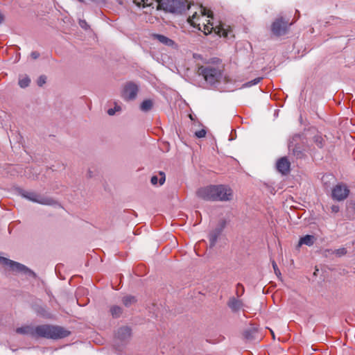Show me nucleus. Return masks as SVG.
<instances>
[{
	"mask_svg": "<svg viewBox=\"0 0 355 355\" xmlns=\"http://www.w3.org/2000/svg\"><path fill=\"white\" fill-rule=\"evenodd\" d=\"M70 331L59 326L42 324L35 327V337L59 339L68 336Z\"/></svg>",
	"mask_w": 355,
	"mask_h": 355,
	"instance_id": "nucleus-3",
	"label": "nucleus"
},
{
	"mask_svg": "<svg viewBox=\"0 0 355 355\" xmlns=\"http://www.w3.org/2000/svg\"><path fill=\"white\" fill-rule=\"evenodd\" d=\"M154 102L151 99H145L140 105V110L144 112H149L153 107Z\"/></svg>",
	"mask_w": 355,
	"mask_h": 355,
	"instance_id": "nucleus-16",
	"label": "nucleus"
},
{
	"mask_svg": "<svg viewBox=\"0 0 355 355\" xmlns=\"http://www.w3.org/2000/svg\"><path fill=\"white\" fill-rule=\"evenodd\" d=\"M110 313L114 318H119L122 313V309L119 306H113L110 309Z\"/></svg>",
	"mask_w": 355,
	"mask_h": 355,
	"instance_id": "nucleus-20",
	"label": "nucleus"
},
{
	"mask_svg": "<svg viewBox=\"0 0 355 355\" xmlns=\"http://www.w3.org/2000/svg\"><path fill=\"white\" fill-rule=\"evenodd\" d=\"M40 56V53L37 51H33L31 53V57L34 59V60H36L37 58H38Z\"/></svg>",
	"mask_w": 355,
	"mask_h": 355,
	"instance_id": "nucleus-30",
	"label": "nucleus"
},
{
	"mask_svg": "<svg viewBox=\"0 0 355 355\" xmlns=\"http://www.w3.org/2000/svg\"><path fill=\"white\" fill-rule=\"evenodd\" d=\"M35 327L24 326V327L17 328L16 329V332L17 334L30 335L32 337H35Z\"/></svg>",
	"mask_w": 355,
	"mask_h": 355,
	"instance_id": "nucleus-15",
	"label": "nucleus"
},
{
	"mask_svg": "<svg viewBox=\"0 0 355 355\" xmlns=\"http://www.w3.org/2000/svg\"><path fill=\"white\" fill-rule=\"evenodd\" d=\"M4 20V16L3 14L0 12V24Z\"/></svg>",
	"mask_w": 355,
	"mask_h": 355,
	"instance_id": "nucleus-34",
	"label": "nucleus"
},
{
	"mask_svg": "<svg viewBox=\"0 0 355 355\" xmlns=\"http://www.w3.org/2000/svg\"><path fill=\"white\" fill-rule=\"evenodd\" d=\"M141 2L143 3V6H150L152 5L151 2H149L148 0H141Z\"/></svg>",
	"mask_w": 355,
	"mask_h": 355,
	"instance_id": "nucleus-32",
	"label": "nucleus"
},
{
	"mask_svg": "<svg viewBox=\"0 0 355 355\" xmlns=\"http://www.w3.org/2000/svg\"><path fill=\"white\" fill-rule=\"evenodd\" d=\"M314 141L319 148L323 146L324 139L321 136L316 135L314 137Z\"/></svg>",
	"mask_w": 355,
	"mask_h": 355,
	"instance_id": "nucleus-22",
	"label": "nucleus"
},
{
	"mask_svg": "<svg viewBox=\"0 0 355 355\" xmlns=\"http://www.w3.org/2000/svg\"><path fill=\"white\" fill-rule=\"evenodd\" d=\"M331 210L334 213H337L339 211V207L338 205H332L331 207Z\"/></svg>",
	"mask_w": 355,
	"mask_h": 355,
	"instance_id": "nucleus-31",
	"label": "nucleus"
},
{
	"mask_svg": "<svg viewBox=\"0 0 355 355\" xmlns=\"http://www.w3.org/2000/svg\"><path fill=\"white\" fill-rule=\"evenodd\" d=\"M31 83V79L27 76H21L19 79V85L21 88L27 87Z\"/></svg>",
	"mask_w": 355,
	"mask_h": 355,
	"instance_id": "nucleus-19",
	"label": "nucleus"
},
{
	"mask_svg": "<svg viewBox=\"0 0 355 355\" xmlns=\"http://www.w3.org/2000/svg\"><path fill=\"white\" fill-rule=\"evenodd\" d=\"M159 178H158L157 175H153L151 178L150 182H151L152 184L156 185L159 182V184L160 185H162L164 183L165 180H166V177H165L164 173L159 172Z\"/></svg>",
	"mask_w": 355,
	"mask_h": 355,
	"instance_id": "nucleus-17",
	"label": "nucleus"
},
{
	"mask_svg": "<svg viewBox=\"0 0 355 355\" xmlns=\"http://www.w3.org/2000/svg\"><path fill=\"white\" fill-rule=\"evenodd\" d=\"M272 267H273V269L275 270L276 275L279 276L281 275V272H280L279 270L278 269L277 263L274 261H272Z\"/></svg>",
	"mask_w": 355,
	"mask_h": 355,
	"instance_id": "nucleus-29",
	"label": "nucleus"
},
{
	"mask_svg": "<svg viewBox=\"0 0 355 355\" xmlns=\"http://www.w3.org/2000/svg\"><path fill=\"white\" fill-rule=\"evenodd\" d=\"M333 253L338 257H342V256L346 254L347 250L344 248H341L334 250Z\"/></svg>",
	"mask_w": 355,
	"mask_h": 355,
	"instance_id": "nucleus-23",
	"label": "nucleus"
},
{
	"mask_svg": "<svg viewBox=\"0 0 355 355\" xmlns=\"http://www.w3.org/2000/svg\"><path fill=\"white\" fill-rule=\"evenodd\" d=\"M80 25L83 27V28H85L87 26V23L85 21H80Z\"/></svg>",
	"mask_w": 355,
	"mask_h": 355,
	"instance_id": "nucleus-33",
	"label": "nucleus"
},
{
	"mask_svg": "<svg viewBox=\"0 0 355 355\" xmlns=\"http://www.w3.org/2000/svg\"><path fill=\"white\" fill-rule=\"evenodd\" d=\"M46 78L44 76H41L37 80V85L42 86L46 83Z\"/></svg>",
	"mask_w": 355,
	"mask_h": 355,
	"instance_id": "nucleus-28",
	"label": "nucleus"
},
{
	"mask_svg": "<svg viewBox=\"0 0 355 355\" xmlns=\"http://www.w3.org/2000/svg\"><path fill=\"white\" fill-rule=\"evenodd\" d=\"M349 190L345 184H337L332 190L333 198L340 201L345 200L349 195Z\"/></svg>",
	"mask_w": 355,
	"mask_h": 355,
	"instance_id": "nucleus-9",
	"label": "nucleus"
},
{
	"mask_svg": "<svg viewBox=\"0 0 355 355\" xmlns=\"http://www.w3.org/2000/svg\"><path fill=\"white\" fill-rule=\"evenodd\" d=\"M291 24L283 17L277 18L271 25L272 33L276 36L285 35Z\"/></svg>",
	"mask_w": 355,
	"mask_h": 355,
	"instance_id": "nucleus-7",
	"label": "nucleus"
},
{
	"mask_svg": "<svg viewBox=\"0 0 355 355\" xmlns=\"http://www.w3.org/2000/svg\"><path fill=\"white\" fill-rule=\"evenodd\" d=\"M196 195L204 200L226 202L232 200L233 191L225 184L209 185L198 189Z\"/></svg>",
	"mask_w": 355,
	"mask_h": 355,
	"instance_id": "nucleus-2",
	"label": "nucleus"
},
{
	"mask_svg": "<svg viewBox=\"0 0 355 355\" xmlns=\"http://www.w3.org/2000/svg\"><path fill=\"white\" fill-rule=\"evenodd\" d=\"M199 12L200 13L195 12L191 17L188 18V22L192 26L203 31L205 35H208L211 33L212 31H214L219 36L227 38L233 37L232 31L230 26L220 23L219 25L214 26L213 23H211L209 19L206 20V24L205 22L202 23L203 28H202L200 23L201 17L207 16L208 18H212L213 12L209 10H207L202 6H200Z\"/></svg>",
	"mask_w": 355,
	"mask_h": 355,
	"instance_id": "nucleus-1",
	"label": "nucleus"
},
{
	"mask_svg": "<svg viewBox=\"0 0 355 355\" xmlns=\"http://www.w3.org/2000/svg\"><path fill=\"white\" fill-rule=\"evenodd\" d=\"M0 263L3 266H8L12 272L24 273L33 276L35 275L33 272L28 268L26 266L6 257H0Z\"/></svg>",
	"mask_w": 355,
	"mask_h": 355,
	"instance_id": "nucleus-5",
	"label": "nucleus"
},
{
	"mask_svg": "<svg viewBox=\"0 0 355 355\" xmlns=\"http://www.w3.org/2000/svg\"><path fill=\"white\" fill-rule=\"evenodd\" d=\"M21 195L24 198L28 199V200L41 205H51L55 202L53 199L33 191H24Z\"/></svg>",
	"mask_w": 355,
	"mask_h": 355,
	"instance_id": "nucleus-6",
	"label": "nucleus"
},
{
	"mask_svg": "<svg viewBox=\"0 0 355 355\" xmlns=\"http://www.w3.org/2000/svg\"><path fill=\"white\" fill-rule=\"evenodd\" d=\"M261 79H262V78H260V77L256 78L254 80L246 83L245 84V86L251 87L252 85H255L258 84L261 81Z\"/></svg>",
	"mask_w": 355,
	"mask_h": 355,
	"instance_id": "nucleus-24",
	"label": "nucleus"
},
{
	"mask_svg": "<svg viewBox=\"0 0 355 355\" xmlns=\"http://www.w3.org/2000/svg\"><path fill=\"white\" fill-rule=\"evenodd\" d=\"M220 230H216L209 234L210 245L214 246L217 241L218 236L220 234Z\"/></svg>",
	"mask_w": 355,
	"mask_h": 355,
	"instance_id": "nucleus-18",
	"label": "nucleus"
},
{
	"mask_svg": "<svg viewBox=\"0 0 355 355\" xmlns=\"http://www.w3.org/2000/svg\"><path fill=\"white\" fill-rule=\"evenodd\" d=\"M130 329L128 327H123L117 330L116 334V339L121 342H125L130 338Z\"/></svg>",
	"mask_w": 355,
	"mask_h": 355,
	"instance_id": "nucleus-10",
	"label": "nucleus"
},
{
	"mask_svg": "<svg viewBox=\"0 0 355 355\" xmlns=\"http://www.w3.org/2000/svg\"><path fill=\"white\" fill-rule=\"evenodd\" d=\"M152 37L165 46L171 47L176 46L175 42L165 35L160 34H153Z\"/></svg>",
	"mask_w": 355,
	"mask_h": 355,
	"instance_id": "nucleus-12",
	"label": "nucleus"
},
{
	"mask_svg": "<svg viewBox=\"0 0 355 355\" xmlns=\"http://www.w3.org/2000/svg\"><path fill=\"white\" fill-rule=\"evenodd\" d=\"M277 168L282 174H286L290 171V162L286 157L280 158L277 162Z\"/></svg>",
	"mask_w": 355,
	"mask_h": 355,
	"instance_id": "nucleus-11",
	"label": "nucleus"
},
{
	"mask_svg": "<svg viewBox=\"0 0 355 355\" xmlns=\"http://www.w3.org/2000/svg\"><path fill=\"white\" fill-rule=\"evenodd\" d=\"M198 73L200 75H202L204 79L210 85L218 82L221 77L220 70L211 66H202L199 67Z\"/></svg>",
	"mask_w": 355,
	"mask_h": 355,
	"instance_id": "nucleus-4",
	"label": "nucleus"
},
{
	"mask_svg": "<svg viewBox=\"0 0 355 355\" xmlns=\"http://www.w3.org/2000/svg\"><path fill=\"white\" fill-rule=\"evenodd\" d=\"M315 241V238L313 235H306L300 238L298 247L302 246V245H306L308 246H311L314 244Z\"/></svg>",
	"mask_w": 355,
	"mask_h": 355,
	"instance_id": "nucleus-14",
	"label": "nucleus"
},
{
	"mask_svg": "<svg viewBox=\"0 0 355 355\" xmlns=\"http://www.w3.org/2000/svg\"><path fill=\"white\" fill-rule=\"evenodd\" d=\"M206 130L204 129H202L200 130L196 131L195 132V135L198 138H203L206 136Z\"/></svg>",
	"mask_w": 355,
	"mask_h": 355,
	"instance_id": "nucleus-27",
	"label": "nucleus"
},
{
	"mask_svg": "<svg viewBox=\"0 0 355 355\" xmlns=\"http://www.w3.org/2000/svg\"><path fill=\"white\" fill-rule=\"evenodd\" d=\"M227 305L233 311H236L242 308L243 302L241 300L232 297L230 298Z\"/></svg>",
	"mask_w": 355,
	"mask_h": 355,
	"instance_id": "nucleus-13",
	"label": "nucleus"
},
{
	"mask_svg": "<svg viewBox=\"0 0 355 355\" xmlns=\"http://www.w3.org/2000/svg\"><path fill=\"white\" fill-rule=\"evenodd\" d=\"M136 302V300L132 296H126L123 299V303L125 306H129L131 304H134Z\"/></svg>",
	"mask_w": 355,
	"mask_h": 355,
	"instance_id": "nucleus-21",
	"label": "nucleus"
},
{
	"mask_svg": "<svg viewBox=\"0 0 355 355\" xmlns=\"http://www.w3.org/2000/svg\"><path fill=\"white\" fill-rule=\"evenodd\" d=\"M244 293V287L242 284H238L236 285V295L238 296L243 295Z\"/></svg>",
	"mask_w": 355,
	"mask_h": 355,
	"instance_id": "nucleus-26",
	"label": "nucleus"
},
{
	"mask_svg": "<svg viewBox=\"0 0 355 355\" xmlns=\"http://www.w3.org/2000/svg\"><path fill=\"white\" fill-rule=\"evenodd\" d=\"M121 110V107L118 105H116L114 108H110L108 110H107V114L110 115V116H112L114 115L116 112H118Z\"/></svg>",
	"mask_w": 355,
	"mask_h": 355,
	"instance_id": "nucleus-25",
	"label": "nucleus"
},
{
	"mask_svg": "<svg viewBox=\"0 0 355 355\" xmlns=\"http://www.w3.org/2000/svg\"><path fill=\"white\" fill-rule=\"evenodd\" d=\"M138 85L134 83L129 82L125 85L123 92L122 97L125 100H133L136 98L138 93Z\"/></svg>",
	"mask_w": 355,
	"mask_h": 355,
	"instance_id": "nucleus-8",
	"label": "nucleus"
}]
</instances>
